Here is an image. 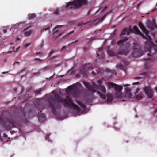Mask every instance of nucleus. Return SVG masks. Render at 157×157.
<instances>
[{"label": "nucleus", "instance_id": "2eb2a0df", "mask_svg": "<svg viewBox=\"0 0 157 157\" xmlns=\"http://www.w3.org/2000/svg\"><path fill=\"white\" fill-rule=\"evenodd\" d=\"M61 27V26H58L54 28L53 31L54 33L55 34V33L57 32L59 30V29Z\"/></svg>", "mask_w": 157, "mask_h": 157}, {"label": "nucleus", "instance_id": "c756f323", "mask_svg": "<svg viewBox=\"0 0 157 157\" xmlns=\"http://www.w3.org/2000/svg\"><path fill=\"white\" fill-rule=\"evenodd\" d=\"M65 48V47H63V48Z\"/></svg>", "mask_w": 157, "mask_h": 157}, {"label": "nucleus", "instance_id": "39448f33", "mask_svg": "<svg viewBox=\"0 0 157 157\" xmlns=\"http://www.w3.org/2000/svg\"><path fill=\"white\" fill-rule=\"evenodd\" d=\"M98 90L99 91L98 92V93L99 96L102 98L104 99L106 102H110L112 101L113 97L111 95H108L106 98H105V97L104 95V94L105 92V89L104 86H101L99 88Z\"/></svg>", "mask_w": 157, "mask_h": 157}, {"label": "nucleus", "instance_id": "7ed1b4c3", "mask_svg": "<svg viewBox=\"0 0 157 157\" xmlns=\"http://www.w3.org/2000/svg\"><path fill=\"white\" fill-rule=\"evenodd\" d=\"M59 102L62 103L64 105L69 106L72 108H73L75 111V112L77 113H80V109L76 105L74 104L71 101L70 98L67 96L66 100H63L62 98H59Z\"/></svg>", "mask_w": 157, "mask_h": 157}, {"label": "nucleus", "instance_id": "a211bd4d", "mask_svg": "<svg viewBox=\"0 0 157 157\" xmlns=\"http://www.w3.org/2000/svg\"><path fill=\"white\" fill-rule=\"evenodd\" d=\"M108 52L109 53L110 56H113L114 55V54L113 53V52L112 51H111L109 50H108Z\"/></svg>", "mask_w": 157, "mask_h": 157}, {"label": "nucleus", "instance_id": "6e6552de", "mask_svg": "<svg viewBox=\"0 0 157 157\" xmlns=\"http://www.w3.org/2000/svg\"><path fill=\"white\" fill-rule=\"evenodd\" d=\"M144 90L148 98H151L152 97V92L149 88L145 87L144 89Z\"/></svg>", "mask_w": 157, "mask_h": 157}, {"label": "nucleus", "instance_id": "c85d7f7f", "mask_svg": "<svg viewBox=\"0 0 157 157\" xmlns=\"http://www.w3.org/2000/svg\"><path fill=\"white\" fill-rule=\"evenodd\" d=\"M94 20H92L91 21H94Z\"/></svg>", "mask_w": 157, "mask_h": 157}, {"label": "nucleus", "instance_id": "4be33fe9", "mask_svg": "<svg viewBox=\"0 0 157 157\" xmlns=\"http://www.w3.org/2000/svg\"><path fill=\"white\" fill-rule=\"evenodd\" d=\"M107 7L106 6L105 7L104 9H101V11H105L107 9Z\"/></svg>", "mask_w": 157, "mask_h": 157}, {"label": "nucleus", "instance_id": "b1692460", "mask_svg": "<svg viewBox=\"0 0 157 157\" xmlns=\"http://www.w3.org/2000/svg\"><path fill=\"white\" fill-rule=\"evenodd\" d=\"M7 137V136L6 135L4 134V139Z\"/></svg>", "mask_w": 157, "mask_h": 157}, {"label": "nucleus", "instance_id": "4468645a", "mask_svg": "<svg viewBox=\"0 0 157 157\" xmlns=\"http://www.w3.org/2000/svg\"><path fill=\"white\" fill-rule=\"evenodd\" d=\"M35 17V15L34 14H29L28 16V18L29 19H32L34 18Z\"/></svg>", "mask_w": 157, "mask_h": 157}, {"label": "nucleus", "instance_id": "f257e3e1", "mask_svg": "<svg viewBox=\"0 0 157 157\" xmlns=\"http://www.w3.org/2000/svg\"><path fill=\"white\" fill-rule=\"evenodd\" d=\"M138 25L139 27L145 34V36L142 35L136 26H133L132 29L127 28L124 29L122 32L121 34L120 35V36L122 35L129 34L131 33L133 31L135 33L141 35L143 38L146 39L147 40V41L145 43L144 46V49L146 50V52H150L151 51V49H153L155 50H157V47L156 46H155L153 44L151 40V38L148 35V32L146 29L143 24L141 22H139L138 23Z\"/></svg>", "mask_w": 157, "mask_h": 157}, {"label": "nucleus", "instance_id": "f8f14e48", "mask_svg": "<svg viewBox=\"0 0 157 157\" xmlns=\"http://www.w3.org/2000/svg\"><path fill=\"white\" fill-rule=\"evenodd\" d=\"M104 17H105V16H104L102 18L95 20V21H94V22H93L92 23L94 24H96L98 23L99 21H102L103 20Z\"/></svg>", "mask_w": 157, "mask_h": 157}, {"label": "nucleus", "instance_id": "393cba45", "mask_svg": "<svg viewBox=\"0 0 157 157\" xmlns=\"http://www.w3.org/2000/svg\"><path fill=\"white\" fill-rule=\"evenodd\" d=\"M147 59H148V60H148V61H149V60H151V58H149Z\"/></svg>", "mask_w": 157, "mask_h": 157}, {"label": "nucleus", "instance_id": "423d86ee", "mask_svg": "<svg viewBox=\"0 0 157 157\" xmlns=\"http://www.w3.org/2000/svg\"><path fill=\"white\" fill-rule=\"evenodd\" d=\"M133 56L137 57L141 55L142 53L139 46L136 44H133Z\"/></svg>", "mask_w": 157, "mask_h": 157}, {"label": "nucleus", "instance_id": "aec40b11", "mask_svg": "<svg viewBox=\"0 0 157 157\" xmlns=\"http://www.w3.org/2000/svg\"><path fill=\"white\" fill-rule=\"evenodd\" d=\"M21 23H17L13 25V26L15 28H17L19 25L20 24H21Z\"/></svg>", "mask_w": 157, "mask_h": 157}, {"label": "nucleus", "instance_id": "6ab92c4d", "mask_svg": "<svg viewBox=\"0 0 157 157\" xmlns=\"http://www.w3.org/2000/svg\"><path fill=\"white\" fill-rule=\"evenodd\" d=\"M78 104H79L83 108H84L85 107V105L84 104H83L82 103L79 102Z\"/></svg>", "mask_w": 157, "mask_h": 157}, {"label": "nucleus", "instance_id": "0eeeda50", "mask_svg": "<svg viewBox=\"0 0 157 157\" xmlns=\"http://www.w3.org/2000/svg\"><path fill=\"white\" fill-rule=\"evenodd\" d=\"M66 93L67 95L70 96L71 95L73 96H76L75 93H74V87L70 86L67 88L66 90Z\"/></svg>", "mask_w": 157, "mask_h": 157}, {"label": "nucleus", "instance_id": "f3484780", "mask_svg": "<svg viewBox=\"0 0 157 157\" xmlns=\"http://www.w3.org/2000/svg\"><path fill=\"white\" fill-rule=\"evenodd\" d=\"M31 44V43H28L26 44L24 46V47L25 48H27L28 47L30 46Z\"/></svg>", "mask_w": 157, "mask_h": 157}, {"label": "nucleus", "instance_id": "f03ea898", "mask_svg": "<svg viewBox=\"0 0 157 157\" xmlns=\"http://www.w3.org/2000/svg\"><path fill=\"white\" fill-rule=\"evenodd\" d=\"M107 85L109 88H114L116 92L115 98H117L120 101H125L126 99H128L130 101H132L133 98L132 97V94L130 92V89L129 88H126L124 94H121V91L122 89V86H130L129 84L125 85H123L122 86L117 85L112 82H107Z\"/></svg>", "mask_w": 157, "mask_h": 157}, {"label": "nucleus", "instance_id": "473e14b6", "mask_svg": "<svg viewBox=\"0 0 157 157\" xmlns=\"http://www.w3.org/2000/svg\"><path fill=\"white\" fill-rule=\"evenodd\" d=\"M156 44H157V42H156Z\"/></svg>", "mask_w": 157, "mask_h": 157}, {"label": "nucleus", "instance_id": "7c9ffc66", "mask_svg": "<svg viewBox=\"0 0 157 157\" xmlns=\"http://www.w3.org/2000/svg\"><path fill=\"white\" fill-rule=\"evenodd\" d=\"M98 55H99V54L98 53V54H97V56H98Z\"/></svg>", "mask_w": 157, "mask_h": 157}, {"label": "nucleus", "instance_id": "a878e982", "mask_svg": "<svg viewBox=\"0 0 157 157\" xmlns=\"http://www.w3.org/2000/svg\"><path fill=\"white\" fill-rule=\"evenodd\" d=\"M109 10H110V11H109V12H108V13H111L112 11V10H110L109 9Z\"/></svg>", "mask_w": 157, "mask_h": 157}, {"label": "nucleus", "instance_id": "9d476101", "mask_svg": "<svg viewBox=\"0 0 157 157\" xmlns=\"http://www.w3.org/2000/svg\"><path fill=\"white\" fill-rule=\"evenodd\" d=\"M24 32L25 36H30L32 33V31L31 30H29L27 31V29H26L24 30Z\"/></svg>", "mask_w": 157, "mask_h": 157}, {"label": "nucleus", "instance_id": "412c9836", "mask_svg": "<svg viewBox=\"0 0 157 157\" xmlns=\"http://www.w3.org/2000/svg\"><path fill=\"white\" fill-rule=\"evenodd\" d=\"M6 29H7V27H3V31L4 32V33H5L6 32Z\"/></svg>", "mask_w": 157, "mask_h": 157}, {"label": "nucleus", "instance_id": "20e7f679", "mask_svg": "<svg viewBox=\"0 0 157 157\" xmlns=\"http://www.w3.org/2000/svg\"><path fill=\"white\" fill-rule=\"evenodd\" d=\"M87 0H74L66 4V7L77 8L87 4Z\"/></svg>", "mask_w": 157, "mask_h": 157}, {"label": "nucleus", "instance_id": "1a4fd4ad", "mask_svg": "<svg viewBox=\"0 0 157 157\" xmlns=\"http://www.w3.org/2000/svg\"><path fill=\"white\" fill-rule=\"evenodd\" d=\"M147 25L150 29L152 30L155 27V24L154 22L148 20L147 22Z\"/></svg>", "mask_w": 157, "mask_h": 157}, {"label": "nucleus", "instance_id": "bb28decb", "mask_svg": "<svg viewBox=\"0 0 157 157\" xmlns=\"http://www.w3.org/2000/svg\"><path fill=\"white\" fill-rule=\"evenodd\" d=\"M139 91V90H137V91L136 92V94H137L138 93Z\"/></svg>", "mask_w": 157, "mask_h": 157}, {"label": "nucleus", "instance_id": "9b49d317", "mask_svg": "<svg viewBox=\"0 0 157 157\" xmlns=\"http://www.w3.org/2000/svg\"><path fill=\"white\" fill-rule=\"evenodd\" d=\"M127 40V39L126 38H124L122 40H120L119 41H117V45H120L123 44L124 42L126 41Z\"/></svg>", "mask_w": 157, "mask_h": 157}, {"label": "nucleus", "instance_id": "5701e85b", "mask_svg": "<svg viewBox=\"0 0 157 157\" xmlns=\"http://www.w3.org/2000/svg\"><path fill=\"white\" fill-rule=\"evenodd\" d=\"M145 66L147 68L149 66V64L148 63V62H147L146 63Z\"/></svg>", "mask_w": 157, "mask_h": 157}, {"label": "nucleus", "instance_id": "dca6fc26", "mask_svg": "<svg viewBox=\"0 0 157 157\" xmlns=\"http://www.w3.org/2000/svg\"><path fill=\"white\" fill-rule=\"evenodd\" d=\"M20 47H18L16 49H15V48H13V51H11V52H16L19 49Z\"/></svg>", "mask_w": 157, "mask_h": 157}, {"label": "nucleus", "instance_id": "ddd939ff", "mask_svg": "<svg viewBox=\"0 0 157 157\" xmlns=\"http://www.w3.org/2000/svg\"><path fill=\"white\" fill-rule=\"evenodd\" d=\"M142 98V94L141 93H139L138 95H137L136 97V99L137 100H139Z\"/></svg>", "mask_w": 157, "mask_h": 157}, {"label": "nucleus", "instance_id": "cd10ccee", "mask_svg": "<svg viewBox=\"0 0 157 157\" xmlns=\"http://www.w3.org/2000/svg\"><path fill=\"white\" fill-rule=\"evenodd\" d=\"M102 49L101 48L99 50V51H101V50H102Z\"/></svg>", "mask_w": 157, "mask_h": 157}, {"label": "nucleus", "instance_id": "2f4dec72", "mask_svg": "<svg viewBox=\"0 0 157 157\" xmlns=\"http://www.w3.org/2000/svg\"><path fill=\"white\" fill-rule=\"evenodd\" d=\"M156 91L157 92V88H156Z\"/></svg>", "mask_w": 157, "mask_h": 157}]
</instances>
